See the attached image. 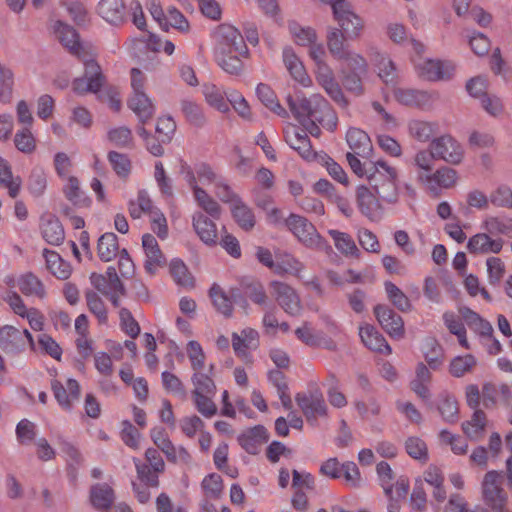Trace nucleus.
<instances>
[{"label": "nucleus", "instance_id": "f257e3e1", "mask_svg": "<svg viewBox=\"0 0 512 512\" xmlns=\"http://www.w3.org/2000/svg\"><path fill=\"white\" fill-rule=\"evenodd\" d=\"M352 171L365 179L386 204L394 205L400 196L399 171L386 160L379 158L362 163L357 156L348 152L346 155Z\"/></svg>", "mask_w": 512, "mask_h": 512}, {"label": "nucleus", "instance_id": "f03ea898", "mask_svg": "<svg viewBox=\"0 0 512 512\" xmlns=\"http://www.w3.org/2000/svg\"><path fill=\"white\" fill-rule=\"evenodd\" d=\"M214 59L227 74L239 76L244 71V60L250 55L244 37L233 25L222 24L214 32Z\"/></svg>", "mask_w": 512, "mask_h": 512}, {"label": "nucleus", "instance_id": "7ed1b4c3", "mask_svg": "<svg viewBox=\"0 0 512 512\" xmlns=\"http://www.w3.org/2000/svg\"><path fill=\"white\" fill-rule=\"evenodd\" d=\"M52 28L55 37L69 49L71 53L80 57L84 64L85 74L83 77L74 80L72 84L73 91L77 94L97 92L103 80L101 68L93 59L92 55L86 53L84 47L79 42L76 31L61 21H55Z\"/></svg>", "mask_w": 512, "mask_h": 512}, {"label": "nucleus", "instance_id": "20e7f679", "mask_svg": "<svg viewBox=\"0 0 512 512\" xmlns=\"http://www.w3.org/2000/svg\"><path fill=\"white\" fill-rule=\"evenodd\" d=\"M179 174L190 189L195 203L210 216L218 218L221 207L207 189L214 187L221 174L206 162H197L193 165L183 162Z\"/></svg>", "mask_w": 512, "mask_h": 512}, {"label": "nucleus", "instance_id": "39448f33", "mask_svg": "<svg viewBox=\"0 0 512 512\" xmlns=\"http://www.w3.org/2000/svg\"><path fill=\"white\" fill-rule=\"evenodd\" d=\"M287 102L291 112L305 129L311 135L318 136L320 130L318 125L314 123V119L320 113L322 107H326V100L321 95L314 94L309 98L299 96L293 99L291 96H288Z\"/></svg>", "mask_w": 512, "mask_h": 512}, {"label": "nucleus", "instance_id": "423d86ee", "mask_svg": "<svg viewBox=\"0 0 512 512\" xmlns=\"http://www.w3.org/2000/svg\"><path fill=\"white\" fill-rule=\"evenodd\" d=\"M286 227L306 248L330 250V246L318 233L315 226L303 216L290 214L286 220Z\"/></svg>", "mask_w": 512, "mask_h": 512}, {"label": "nucleus", "instance_id": "0eeeda50", "mask_svg": "<svg viewBox=\"0 0 512 512\" xmlns=\"http://www.w3.org/2000/svg\"><path fill=\"white\" fill-rule=\"evenodd\" d=\"M412 61L417 75L427 81L450 80L456 72V65L450 60L419 58Z\"/></svg>", "mask_w": 512, "mask_h": 512}, {"label": "nucleus", "instance_id": "6e6552de", "mask_svg": "<svg viewBox=\"0 0 512 512\" xmlns=\"http://www.w3.org/2000/svg\"><path fill=\"white\" fill-rule=\"evenodd\" d=\"M430 148L434 150L437 159L451 165H459L465 158L463 145L450 134L433 138Z\"/></svg>", "mask_w": 512, "mask_h": 512}, {"label": "nucleus", "instance_id": "1a4fd4ad", "mask_svg": "<svg viewBox=\"0 0 512 512\" xmlns=\"http://www.w3.org/2000/svg\"><path fill=\"white\" fill-rule=\"evenodd\" d=\"M356 203L359 211L371 221L381 219L384 213L383 200L376 191L369 185H359L356 187Z\"/></svg>", "mask_w": 512, "mask_h": 512}, {"label": "nucleus", "instance_id": "9d476101", "mask_svg": "<svg viewBox=\"0 0 512 512\" xmlns=\"http://www.w3.org/2000/svg\"><path fill=\"white\" fill-rule=\"evenodd\" d=\"M26 347L35 349V342L31 333L24 329L19 330L11 325L0 328V348L7 353H17Z\"/></svg>", "mask_w": 512, "mask_h": 512}, {"label": "nucleus", "instance_id": "9b49d317", "mask_svg": "<svg viewBox=\"0 0 512 512\" xmlns=\"http://www.w3.org/2000/svg\"><path fill=\"white\" fill-rule=\"evenodd\" d=\"M459 180L458 172L448 166H442L434 171V169L422 179L421 184L426 190L434 195H439L443 190H447L456 186Z\"/></svg>", "mask_w": 512, "mask_h": 512}, {"label": "nucleus", "instance_id": "f8f14e48", "mask_svg": "<svg viewBox=\"0 0 512 512\" xmlns=\"http://www.w3.org/2000/svg\"><path fill=\"white\" fill-rule=\"evenodd\" d=\"M295 400L308 422L314 424L318 417H325L328 414V407L319 390L298 393Z\"/></svg>", "mask_w": 512, "mask_h": 512}, {"label": "nucleus", "instance_id": "ddd939ff", "mask_svg": "<svg viewBox=\"0 0 512 512\" xmlns=\"http://www.w3.org/2000/svg\"><path fill=\"white\" fill-rule=\"evenodd\" d=\"M339 61H341L342 73H344V69H348L353 74L351 77L344 76V85L351 91L359 92L361 90L359 74L367 71L366 59L361 54L348 49Z\"/></svg>", "mask_w": 512, "mask_h": 512}, {"label": "nucleus", "instance_id": "4468645a", "mask_svg": "<svg viewBox=\"0 0 512 512\" xmlns=\"http://www.w3.org/2000/svg\"><path fill=\"white\" fill-rule=\"evenodd\" d=\"M270 291L287 314L296 316L301 313L302 304L299 295L290 285L280 281H273L270 284Z\"/></svg>", "mask_w": 512, "mask_h": 512}, {"label": "nucleus", "instance_id": "2eb2a0df", "mask_svg": "<svg viewBox=\"0 0 512 512\" xmlns=\"http://www.w3.org/2000/svg\"><path fill=\"white\" fill-rule=\"evenodd\" d=\"M282 61L290 77L304 88L312 86V79L308 75L305 65L291 46L282 50Z\"/></svg>", "mask_w": 512, "mask_h": 512}, {"label": "nucleus", "instance_id": "dca6fc26", "mask_svg": "<svg viewBox=\"0 0 512 512\" xmlns=\"http://www.w3.org/2000/svg\"><path fill=\"white\" fill-rule=\"evenodd\" d=\"M284 137L286 143L308 162H313L317 157V152L312 150L310 141L305 131L295 125L288 124L284 128Z\"/></svg>", "mask_w": 512, "mask_h": 512}, {"label": "nucleus", "instance_id": "f3484780", "mask_svg": "<svg viewBox=\"0 0 512 512\" xmlns=\"http://www.w3.org/2000/svg\"><path fill=\"white\" fill-rule=\"evenodd\" d=\"M51 389L59 406L66 411H70L80 397L79 383L72 378H68L65 384L59 380H53Z\"/></svg>", "mask_w": 512, "mask_h": 512}, {"label": "nucleus", "instance_id": "a211bd4d", "mask_svg": "<svg viewBox=\"0 0 512 512\" xmlns=\"http://www.w3.org/2000/svg\"><path fill=\"white\" fill-rule=\"evenodd\" d=\"M370 59L378 78L386 85H393L398 79V69L394 60L386 52L375 50Z\"/></svg>", "mask_w": 512, "mask_h": 512}, {"label": "nucleus", "instance_id": "6ab92c4d", "mask_svg": "<svg viewBox=\"0 0 512 512\" xmlns=\"http://www.w3.org/2000/svg\"><path fill=\"white\" fill-rule=\"evenodd\" d=\"M504 246V240L493 237L488 232H479L468 239L467 249L471 254L486 255L498 254Z\"/></svg>", "mask_w": 512, "mask_h": 512}, {"label": "nucleus", "instance_id": "aec40b11", "mask_svg": "<svg viewBox=\"0 0 512 512\" xmlns=\"http://www.w3.org/2000/svg\"><path fill=\"white\" fill-rule=\"evenodd\" d=\"M142 248L145 254L144 268L147 273L154 275L160 268L164 267L166 258L157 240L151 234H144L142 237Z\"/></svg>", "mask_w": 512, "mask_h": 512}, {"label": "nucleus", "instance_id": "412c9836", "mask_svg": "<svg viewBox=\"0 0 512 512\" xmlns=\"http://www.w3.org/2000/svg\"><path fill=\"white\" fill-rule=\"evenodd\" d=\"M6 301L10 308L18 316L27 319L30 327L35 331H42L44 327V316L35 308L28 309L21 297L16 293H9Z\"/></svg>", "mask_w": 512, "mask_h": 512}, {"label": "nucleus", "instance_id": "4be33fe9", "mask_svg": "<svg viewBox=\"0 0 512 512\" xmlns=\"http://www.w3.org/2000/svg\"><path fill=\"white\" fill-rule=\"evenodd\" d=\"M419 479L422 480V483L425 482L432 487V498L435 502L434 510L438 512L440 510L439 505L447 498V492L444 487V475L441 468L430 465Z\"/></svg>", "mask_w": 512, "mask_h": 512}, {"label": "nucleus", "instance_id": "5701e85b", "mask_svg": "<svg viewBox=\"0 0 512 512\" xmlns=\"http://www.w3.org/2000/svg\"><path fill=\"white\" fill-rule=\"evenodd\" d=\"M192 225L199 239L207 246L213 247L218 244V231L216 224L202 212L194 213Z\"/></svg>", "mask_w": 512, "mask_h": 512}, {"label": "nucleus", "instance_id": "b1692460", "mask_svg": "<svg viewBox=\"0 0 512 512\" xmlns=\"http://www.w3.org/2000/svg\"><path fill=\"white\" fill-rule=\"evenodd\" d=\"M375 315L382 328L392 337L400 339L404 335L402 318L386 306H377Z\"/></svg>", "mask_w": 512, "mask_h": 512}, {"label": "nucleus", "instance_id": "393cba45", "mask_svg": "<svg viewBox=\"0 0 512 512\" xmlns=\"http://www.w3.org/2000/svg\"><path fill=\"white\" fill-rule=\"evenodd\" d=\"M314 73L318 84L326 91V93L337 103L345 104L343 93L334 78L332 69L325 64L315 67Z\"/></svg>", "mask_w": 512, "mask_h": 512}, {"label": "nucleus", "instance_id": "a878e982", "mask_svg": "<svg viewBox=\"0 0 512 512\" xmlns=\"http://www.w3.org/2000/svg\"><path fill=\"white\" fill-rule=\"evenodd\" d=\"M259 345V333L253 328H244L240 333L232 334V346L239 357L247 359L250 350Z\"/></svg>", "mask_w": 512, "mask_h": 512}, {"label": "nucleus", "instance_id": "bb28decb", "mask_svg": "<svg viewBox=\"0 0 512 512\" xmlns=\"http://www.w3.org/2000/svg\"><path fill=\"white\" fill-rule=\"evenodd\" d=\"M481 228L493 237L504 235L512 237V217L507 214H488L482 218Z\"/></svg>", "mask_w": 512, "mask_h": 512}, {"label": "nucleus", "instance_id": "cd10ccee", "mask_svg": "<svg viewBox=\"0 0 512 512\" xmlns=\"http://www.w3.org/2000/svg\"><path fill=\"white\" fill-rule=\"evenodd\" d=\"M359 336L362 343L372 351L384 354L392 351L385 338L370 324L363 323L359 326Z\"/></svg>", "mask_w": 512, "mask_h": 512}, {"label": "nucleus", "instance_id": "c85d7f7f", "mask_svg": "<svg viewBox=\"0 0 512 512\" xmlns=\"http://www.w3.org/2000/svg\"><path fill=\"white\" fill-rule=\"evenodd\" d=\"M62 192L65 198L74 206L88 207L91 204L90 198L81 188L78 177L71 176L61 180Z\"/></svg>", "mask_w": 512, "mask_h": 512}, {"label": "nucleus", "instance_id": "c756f323", "mask_svg": "<svg viewBox=\"0 0 512 512\" xmlns=\"http://www.w3.org/2000/svg\"><path fill=\"white\" fill-rule=\"evenodd\" d=\"M227 93L228 90L226 91L214 83L202 85V94L207 105L221 113H227L230 110Z\"/></svg>", "mask_w": 512, "mask_h": 512}, {"label": "nucleus", "instance_id": "7c9ffc66", "mask_svg": "<svg viewBox=\"0 0 512 512\" xmlns=\"http://www.w3.org/2000/svg\"><path fill=\"white\" fill-rule=\"evenodd\" d=\"M98 13L111 25H120L125 20V7L122 0H100Z\"/></svg>", "mask_w": 512, "mask_h": 512}, {"label": "nucleus", "instance_id": "2f4dec72", "mask_svg": "<svg viewBox=\"0 0 512 512\" xmlns=\"http://www.w3.org/2000/svg\"><path fill=\"white\" fill-rule=\"evenodd\" d=\"M128 105L142 124L149 121L155 111L152 100L145 91L132 93Z\"/></svg>", "mask_w": 512, "mask_h": 512}, {"label": "nucleus", "instance_id": "473e14b6", "mask_svg": "<svg viewBox=\"0 0 512 512\" xmlns=\"http://www.w3.org/2000/svg\"><path fill=\"white\" fill-rule=\"evenodd\" d=\"M288 31L293 42L300 47H307L318 40L316 30L308 25L300 23L296 20L288 22Z\"/></svg>", "mask_w": 512, "mask_h": 512}, {"label": "nucleus", "instance_id": "72a5a7b5", "mask_svg": "<svg viewBox=\"0 0 512 512\" xmlns=\"http://www.w3.org/2000/svg\"><path fill=\"white\" fill-rule=\"evenodd\" d=\"M41 234L44 240L51 245H59L65 238L61 222L53 215L42 217Z\"/></svg>", "mask_w": 512, "mask_h": 512}, {"label": "nucleus", "instance_id": "f704fd0d", "mask_svg": "<svg viewBox=\"0 0 512 512\" xmlns=\"http://www.w3.org/2000/svg\"><path fill=\"white\" fill-rule=\"evenodd\" d=\"M346 140L354 156L366 157L370 155L372 144L365 131L358 128H350L346 134Z\"/></svg>", "mask_w": 512, "mask_h": 512}, {"label": "nucleus", "instance_id": "c9c22d12", "mask_svg": "<svg viewBox=\"0 0 512 512\" xmlns=\"http://www.w3.org/2000/svg\"><path fill=\"white\" fill-rule=\"evenodd\" d=\"M438 131L439 125L434 121L413 119L408 123L409 135L422 143L432 141Z\"/></svg>", "mask_w": 512, "mask_h": 512}, {"label": "nucleus", "instance_id": "e433bc0d", "mask_svg": "<svg viewBox=\"0 0 512 512\" xmlns=\"http://www.w3.org/2000/svg\"><path fill=\"white\" fill-rule=\"evenodd\" d=\"M43 256L46 262V268L57 279L66 280L72 274V267L69 262L65 261L60 255L54 251L45 249Z\"/></svg>", "mask_w": 512, "mask_h": 512}, {"label": "nucleus", "instance_id": "4c0bfd02", "mask_svg": "<svg viewBox=\"0 0 512 512\" xmlns=\"http://www.w3.org/2000/svg\"><path fill=\"white\" fill-rule=\"evenodd\" d=\"M436 159L435 152L431 148L420 149L415 153L413 166L418 183L434 169Z\"/></svg>", "mask_w": 512, "mask_h": 512}, {"label": "nucleus", "instance_id": "58836bf2", "mask_svg": "<svg viewBox=\"0 0 512 512\" xmlns=\"http://www.w3.org/2000/svg\"><path fill=\"white\" fill-rule=\"evenodd\" d=\"M230 211L234 221L241 229L249 231L254 228L256 224L254 211L242 199L233 204L230 207Z\"/></svg>", "mask_w": 512, "mask_h": 512}, {"label": "nucleus", "instance_id": "ea45409f", "mask_svg": "<svg viewBox=\"0 0 512 512\" xmlns=\"http://www.w3.org/2000/svg\"><path fill=\"white\" fill-rule=\"evenodd\" d=\"M329 236L334 242L335 248L345 257H359L360 251L356 246L354 239L345 232L330 229L328 230Z\"/></svg>", "mask_w": 512, "mask_h": 512}, {"label": "nucleus", "instance_id": "a19ab883", "mask_svg": "<svg viewBox=\"0 0 512 512\" xmlns=\"http://www.w3.org/2000/svg\"><path fill=\"white\" fill-rule=\"evenodd\" d=\"M487 425L486 415L481 410H475L472 417L462 423L463 433L472 441L480 440Z\"/></svg>", "mask_w": 512, "mask_h": 512}, {"label": "nucleus", "instance_id": "79ce46f5", "mask_svg": "<svg viewBox=\"0 0 512 512\" xmlns=\"http://www.w3.org/2000/svg\"><path fill=\"white\" fill-rule=\"evenodd\" d=\"M431 382V373L429 369L420 363L416 367L414 379L411 381V389L423 400H429L431 397L429 384Z\"/></svg>", "mask_w": 512, "mask_h": 512}, {"label": "nucleus", "instance_id": "37998d69", "mask_svg": "<svg viewBox=\"0 0 512 512\" xmlns=\"http://www.w3.org/2000/svg\"><path fill=\"white\" fill-rule=\"evenodd\" d=\"M207 372L204 370L193 371L191 382L193 385L192 393L216 394V385L212 378L214 365L210 364Z\"/></svg>", "mask_w": 512, "mask_h": 512}, {"label": "nucleus", "instance_id": "c03bdc74", "mask_svg": "<svg viewBox=\"0 0 512 512\" xmlns=\"http://www.w3.org/2000/svg\"><path fill=\"white\" fill-rule=\"evenodd\" d=\"M22 180L14 176L9 162L0 156V186L8 189L11 197H16L20 191Z\"/></svg>", "mask_w": 512, "mask_h": 512}, {"label": "nucleus", "instance_id": "a18cd8bd", "mask_svg": "<svg viewBox=\"0 0 512 512\" xmlns=\"http://www.w3.org/2000/svg\"><path fill=\"white\" fill-rule=\"evenodd\" d=\"M17 286L23 294L29 297L43 299L46 295L41 280L31 273L20 276L17 280Z\"/></svg>", "mask_w": 512, "mask_h": 512}, {"label": "nucleus", "instance_id": "49530a36", "mask_svg": "<svg viewBox=\"0 0 512 512\" xmlns=\"http://www.w3.org/2000/svg\"><path fill=\"white\" fill-rule=\"evenodd\" d=\"M156 208L146 190H139L136 199L128 204L129 214L133 219H139L143 214L149 216Z\"/></svg>", "mask_w": 512, "mask_h": 512}, {"label": "nucleus", "instance_id": "de8ad7c7", "mask_svg": "<svg viewBox=\"0 0 512 512\" xmlns=\"http://www.w3.org/2000/svg\"><path fill=\"white\" fill-rule=\"evenodd\" d=\"M98 256L102 261H112L119 253V244L117 236L108 232L103 234L98 240Z\"/></svg>", "mask_w": 512, "mask_h": 512}, {"label": "nucleus", "instance_id": "09e8293b", "mask_svg": "<svg viewBox=\"0 0 512 512\" xmlns=\"http://www.w3.org/2000/svg\"><path fill=\"white\" fill-rule=\"evenodd\" d=\"M304 269V263L298 258L291 254H283L277 258L274 272L279 275L289 274L295 277H300Z\"/></svg>", "mask_w": 512, "mask_h": 512}, {"label": "nucleus", "instance_id": "8fccbe9b", "mask_svg": "<svg viewBox=\"0 0 512 512\" xmlns=\"http://www.w3.org/2000/svg\"><path fill=\"white\" fill-rule=\"evenodd\" d=\"M394 97L400 104L407 106H421L430 99L427 92L411 88L395 89Z\"/></svg>", "mask_w": 512, "mask_h": 512}, {"label": "nucleus", "instance_id": "3c124183", "mask_svg": "<svg viewBox=\"0 0 512 512\" xmlns=\"http://www.w3.org/2000/svg\"><path fill=\"white\" fill-rule=\"evenodd\" d=\"M14 73L10 67L0 63V103L9 104L14 94Z\"/></svg>", "mask_w": 512, "mask_h": 512}, {"label": "nucleus", "instance_id": "603ef678", "mask_svg": "<svg viewBox=\"0 0 512 512\" xmlns=\"http://www.w3.org/2000/svg\"><path fill=\"white\" fill-rule=\"evenodd\" d=\"M268 380L276 388L282 406L286 410H291L292 399L284 374L278 370H271L268 373Z\"/></svg>", "mask_w": 512, "mask_h": 512}, {"label": "nucleus", "instance_id": "864d4df0", "mask_svg": "<svg viewBox=\"0 0 512 512\" xmlns=\"http://www.w3.org/2000/svg\"><path fill=\"white\" fill-rule=\"evenodd\" d=\"M256 95L258 99L272 112L281 117H286V110L280 105L274 91L264 83H260L256 87Z\"/></svg>", "mask_w": 512, "mask_h": 512}, {"label": "nucleus", "instance_id": "5fc2aeb1", "mask_svg": "<svg viewBox=\"0 0 512 512\" xmlns=\"http://www.w3.org/2000/svg\"><path fill=\"white\" fill-rule=\"evenodd\" d=\"M346 39H348L346 35L338 28L330 27L327 30L326 41L329 52L338 60L349 49L345 44Z\"/></svg>", "mask_w": 512, "mask_h": 512}, {"label": "nucleus", "instance_id": "6e6d98bb", "mask_svg": "<svg viewBox=\"0 0 512 512\" xmlns=\"http://www.w3.org/2000/svg\"><path fill=\"white\" fill-rule=\"evenodd\" d=\"M465 39L475 55L484 57L488 54L491 47V41L485 34L476 30H467L465 33Z\"/></svg>", "mask_w": 512, "mask_h": 512}, {"label": "nucleus", "instance_id": "4d7b16f0", "mask_svg": "<svg viewBox=\"0 0 512 512\" xmlns=\"http://www.w3.org/2000/svg\"><path fill=\"white\" fill-rule=\"evenodd\" d=\"M313 162H317L323 165L328 174L339 183L347 186L349 184L347 174L343 170V168L336 163L332 158H330L327 154L320 152L317 154V157Z\"/></svg>", "mask_w": 512, "mask_h": 512}, {"label": "nucleus", "instance_id": "13d9d810", "mask_svg": "<svg viewBox=\"0 0 512 512\" xmlns=\"http://www.w3.org/2000/svg\"><path fill=\"white\" fill-rule=\"evenodd\" d=\"M461 319L462 318L452 312H446L443 315L446 327L452 334L457 336L459 344L465 349H470V344L466 337V330Z\"/></svg>", "mask_w": 512, "mask_h": 512}, {"label": "nucleus", "instance_id": "bf43d9fd", "mask_svg": "<svg viewBox=\"0 0 512 512\" xmlns=\"http://www.w3.org/2000/svg\"><path fill=\"white\" fill-rule=\"evenodd\" d=\"M422 350L431 368L437 369L443 363L444 352L441 345L435 339H426L423 343Z\"/></svg>", "mask_w": 512, "mask_h": 512}, {"label": "nucleus", "instance_id": "052dcab7", "mask_svg": "<svg viewBox=\"0 0 512 512\" xmlns=\"http://www.w3.org/2000/svg\"><path fill=\"white\" fill-rule=\"evenodd\" d=\"M477 364L476 358L472 354L454 357L449 365V372L454 377H463L465 374L472 372Z\"/></svg>", "mask_w": 512, "mask_h": 512}, {"label": "nucleus", "instance_id": "680f3d73", "mask_svg": "<svg viewBox=\"0 0 512 512\" xmlns=\"http://www.w3.org/2000/svg\"><path fill=\"white\" fill-rule=\"evenodd\" d=\"M16 149L24 154H32L36 150V138L30 127L19 129L14 135Z\"/></svg>", "mask_w": 512, "mask_h": 512}, {"label": "nucleus", "instance_id": "e2e57ef3", "mask_svg": "<svg viewBox=\"0 0 512 512\" xmlns=\"http://www.w3.org/2000/svg\"><path fill=\"white\" fill-rule=\"evenodd\" d=\"M170 273L174 281L185 288H191L194 284V278L189 272L185 263L180 259H173L170 262Z\"/></svg>", "mask_w": 512, "mask_h": 512}, {"label": "nucleus", "instance_id": "0e129e2a", "mask_svg": "<svg viewBox=\"0 0 512 512\" xmlns=\"http://www.w3.org/2000/svg\"><path fill=\"white\" fill-rule=\"evenodd\" d=\"M407 454L418 461H427L429 458L426 442L418 436H409L404 443Z\"/></svg>", "mask_w": 512, "mask_h": 512}, {"label": "nucleus", "instance_id": "69168bd1", "mask_svg": "<svg viewBox=\"0 0 512 512\" xmlns=\"http://www.w3.org/2000/svg\"><path fill=\"white\" fill-rule=\"evenodd\" d=\"M107 139L116 147L128 148L133 145L132 131L126 126L111 127L107 131Z\"/></svg>", "mask_w": 512, "mask_h": 512}, {"label": "nucleus", "instance_id": "338daca9", "mask_svg": "<svg viewBox=\"0 0 512 512\" xmlns=\"http://www.w3.org/2000/svg\"><path fill=\"white\" fill-rule=\"evenodd\" d=\"M113 498V491L107 484H98L91 489V502L97 509L109 508Z\"/></svg>", "mask_w": 512, "mask_h": 512}, {"label": "nucleus", "instance_id": "774afa93", "mask_svg": "<svg viewBox=\"0 0 512 512\" xmlns=\"http://www.w3.org/2000/svg\"><path fill=\"white\" fill-rule=\"evenodd\" d=\"M186 354L193 371L204 370L206 367V354L198 341L190 340L186 345Z\"/></svg>", "mask_w": 512, "mask_h": 512}]
</instances>
